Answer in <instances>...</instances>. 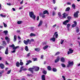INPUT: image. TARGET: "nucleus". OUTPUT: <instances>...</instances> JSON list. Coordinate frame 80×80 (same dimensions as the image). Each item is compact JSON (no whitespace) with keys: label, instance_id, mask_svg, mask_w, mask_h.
<instances>
[{"label":"nucleus","instance_id":"f257e3e1","mask_svg":"<svg viewBox=\"0 0 80 80\" xmlns=\"http://www.w3.org/2000/svg\"><path fill=\"white\" fill-rule=\"evenodd\" d=\"M72 19V17L69 16H68L67 18V19H68L66 20V21H65L63 22V25H67V23L69 22V20H70V19Z\"/></svg>","mask_w":80,"mask_h":80},{"label":"nucleus","instance_id":"f03ea898","mask_svg":"<svg viewBox=\"0 0 80 80\" xmlns=\"http://www.w3.org/2000/svg\"><path fill=\"white\" fill-rule=\"evenodd\" d=\"M29 16L31 18H33L34 20H35V18H36V16L34 15V13L33 12H29Z\"/></svg>","mask_w":80,"mask_h":80},{"label":"nucleus","instance_id":"7ed1b4c3","mask_svg":"<svg viewBox=\"0 0 80 80\" xmlns=\"http://www.w3.org/2000/svg\"><path fill=\"white\" fill-rule=\"evenodd\" d=\"M68 64L67 66V67L69 68L70 67H72V66L73 65V61L71 62L70 61H68Z\"/></svg>","mask_w":80,"mask_h":80},{"label":"nucleus","instance_id":"20e7f679","mask_svg":"<svg viewBox=\"0 0 80 80\" xmlns=\"http://www.w3.org/2000/svg\"><path fill=\"white\" fill-rule=\"evenodd\" d=\"M79 13V11H77L76 12H75L74 14V17L75 18H78V14Z\"/></svg>","mask_w":80,"mask_h":80},{"label":"nucleus","instance_id":"39448f33","mask_svg":"<svg viewBox=\"0 0 80 80\" xmlns=\"http://www.w3.org/2000/svg\"><path fill=\"white\" fill-rule=\"evenodd\" d=\"M58 37V32H55L53 36V37H54L55 38H57Z\"/></svg>","mask_w":80,"mask_h":80},{"label":"nucleus","instance_id":"423d86ee","mask_svg":"<svg viewBox=\"0 0 80 80\" xmlns=\"http://www.w3.org/2000/svg\"><path fill=\"white\" fill-rule=\"evenodd\" d=\"M73 52V50H72V48H70L69 49V51L68 52V55H70Z\"/></svg>","mask_w":80,"mask_h":80},{"label":"nucleus","instance_id":"0eeeda50","mask_svg":"<svg viewBox=\"0 0 80 80\" xmlns=\"http://www.w3.org/2000/svg\"><path fill=\"white\" fill-rule=\"evenodd\" d=\"M34 69H35V71L36 72H38L40 69V68L37 66H34L33 67Z\"/></svg>","mask_w":80,"mask_h":80},{"label":"nucleus","instance_id":"6e6552de","mask_svg":"<svg viewBox=\"0 0 80 80\" xmlns=\"http://www.w3.org/2000/svg\"><path fill=\"white\" fill-rule=\"evenodd\" d=\"M30 40V39H28L27 40V41L24 40L23 41L24 43L25 44V45H28V42H29Z\"/></svg>","mask_w":80,"mask_h":80},{"label":"nucleus","instance_id":"1a4fd4ad","mask_svg":"<svg viewBox=\"0 0 80 80\" xmlns=\"http://www.w3.org/2000/svg\"><path fill=\"white\" fill-rule=\"evenodd\" d=\"M73 23L74 24L72 25V28H74V27H75L76 26H77V22L76 21H74Z\"/></svg>","mask_w":80,"mask_h":80},{"label":"nucleus","instance_id":"9d476101","mask_svg":"<svg viewBox=\"0 0 80 80\" xmlns=\"http://www.w3.org/2000/svg\"><path fill=\"white\" fill-rule=\"evenodd\" d=\"M34 70V68L33 67V68H29L28 70H29V71H30V72H31V73H33V70Z\"/></svg>","mask_w":80,"mask_h":80},{"label":"nucleus","instance_id":"9b49d317","mask_svg":"<svg viewBox=\"0 0 80 80\" xmlns=\"http://www.w3.org/2000/svg\"><path fill=\"white\" fill-rule=\"evenodd\" d=\"M39 16L42 17V18H45V15H44V14L42 13L41 12H39Z\"/></svg>","mask_w":80,"mask_h":80},{"label":"nucleus","instance_id":"f8f14e48","mask_svg":"<svg viewBox=\"0 0 80 80\" xmlns=\"http://www.w3.org/2000/svg\"><path fill=\"white\" fill-rule=\"evenodd\" d=\"M5 39L7 40L8 43V44L9 43H10V38L6 36L5 38Z\"/></svg>","mask_w":80,"mask_h":80},{"label":"nucleus","instance_id":"ddd939ff","mask_svg":"<svg viewBox=\"0 0 80 80\" xmlns=\"http://www.w3.org/2000/svg\"><path fill=\"white\" fill-rule=\"evenodd\" d=\"M59 60H60V58H59V57L58 56L57 58L55 60V63H57V62H58Z\"/></svg>","mask_w":80,"mask_h":80},{"label":"nucleus","instance_id":"4468645a","mask_svg":"<svg viewBox=\"0 0 80 80\" xmlns=\"http://www.w3.org/2000/svg\"><path fill=\"white\" fill-rule=\"evenodd\" d=\"M5 54H6V55H8V47H7L6 48L5 52Z\"/></svg>","mask_w":80,"mask_h":80},{"label":"nucleus","instance_id":"2eb2a0df","mask_svg":"<svg viewBox=\"0 0 80 80\" xmlns=\"http://www.w3.org/2000/svg\"><path fill=\"white\" fill-rule=\"evenodd\" d=\"M43 14H47L48 15H49V13H48V11H44L43 12Z\"/></svg>","mask_w":80,"mask_h":80},{"label":"nucleus","instance_id":"dca6fc26","mask_svg":"<svg viewBox=\"0 0 80 80\" xmlns=\"http://www.w3.org/2000/svg\"><path fill=\"white\" fill-rule=\"evenodd\" d=\"M0 67L1 68H2V69H3L4 68V65L3 63H1L0 64Z\"/></svg>","mask_w":80,"mask_h":80},{"label":"nucleus","instance_id":"f3484780","mask_svg":"<svg viewBox=\"0 0 80 80\" xmlns=\"http://www.w3.org/2000/svg\"><path fill=\"white\" fill-rule=\"evenodd\" d=\"M42 80H45V76L44 75H43L41 76Z\"/></svg>","mask_w":80,"mask_h":80},{"label":"nucleus","instance_id":"a211bd4d","mask_svg":"<svg viewBox=\"0 0 80 80\" xmlns=\"http://www.w3.org/2000/svg\"><path fill=\"white\" fill-rule=\"evenodd\" d=\"M70 24H68L67 25V28L68 31H70V29H69V28H70Z\"/></svg>","mask_w":80,"mask_h":80},{"label":"nucleus","instance_id":"6ab92c4d","mask_svg":"<svg viewBox=\"0 0 80 80\" xmlns=\"http://www.w3.org/2000/svg\"><path fill=\"white\" fill-rule=\"evenodd\" d=\"M42 23H43V21L42 20H40V22L38 25V27H40V26H41L42 25Z\"/></svg>","mask_w":80,"mask_h":80},{"label":"nucleus","instance_id":"aec40b11","mask_svg":"<svg viewBox=\"0 0 80 80\" xmlns=\"http://www.w3.org/2000/svg\"><path fill=\"white\" fill-rule=\"evenodd\" d=\"M44 70L43 71H42L43 73L44 74V75H46V74H47V71H46L45 70H44L43 68L41 69V70Z\"/></svg>","mask_w":80,"mask_h":80},{"label":"nucleus","instance_id":"412c9836","mask_svg":"<svg viewBox=\"0 0 80 80\" xmlns=\"http://www.w3.org/2000/svg\"><path fill=\"white\" fill-rule=\"evenodd\" d=\"M61 62H65V58H61Z\"/></svg>","mask_w":80,"mask_h":80},{"label":"nucleus","instance_id":"4be33fe9","mask_svg":"<svg viewBox=\"0 0 80 80\" xmlns=\"http://www.w3.org/2000/svg\"><path fill=\"white\" fill-rule=\"evenodd\" d=\"M19 47L18 46L15 47V46H14L12 48V50H15L17 49L18 48H19Z\"/></svg>","mask_w":80,"mask_h":80},{"label":"nucleus","instance_id":"5701e85b","mask_svg":"<svg viewBox=\"0 0 80 80\" xmlns=\"http://www.w3.org/2000/svg\"><path fill=\"white\" fill-rule=\"evenodd\" d=\"M50 40L53 41V42H55V38L53 37V38H51L50 39Z\"/></svg>","mask_w":80,"mask_h":80},{"label":"nucleus","instance_id":"b1692460","mask_svg":"<svg viewBox=\"0 0 80 80\" xmlns=\"http://www.w3.org/2000/svg\"><path fill=\"white\" fill-rule=\"evenodd\" d=\"M47 68L48 70H49V71L52 70V68L50 66H48L47 67Z\"/></svg>","mask_w":80,"mask_h":80},{"label":"nucleus","instance_id":"393cba45","mask_svg":"<svg viewBox=\"0 0 80 80\" xmlns=\"http://www.w3.org/2000/svg\"><path fill=\"white\" fill-rule=\"evenodd\" d=\"M16 66L18 67H19L20 66V63H19V62H16Z\"/></svg>","mask_w":80,"mask_h":80},{"label":"nucleus","instance_id":"a878e982","mask_svg":"<svg viewBox=\"0 0 80 80\" xmlns=\"http://www.w3.org/2000/svg\"><path fill=\"white\" fill-rule=\"evenodd\" d=\"M25 50L27 52H28V46H26L25 48Z\"/></svg>","mask_w":80,"mask_h":80},{"label":"nucleus","instance_id":"bb28decb","mask_svg":"<svg viewBox=\"0 0 80 80\" xmlns=\"http://www.w3.org/2000/svg\"><path fill=\"white\" fill-rule=\"evenodd\" d=\"M66 13H64L63 14V16L62 17V18H66Z\"/></svg>","mask_w":80,"mask_h":80},{"label":"nucleus","instance_id":"cd10ccee","mask_svg":"<svg viewBox=\"0 0 80 80\" xmlns=\"http://www.w3.org/2000/svg\"><path fill=\"white\" fill-rule=\"evenodd\" d=\"M17 40V36L14 35V42H16Z\"/></svg>","mask_w":80,"mask_h":80},{"label":"nucleus","instance_id":"c85d7f7f","mask_svg":"<svg viewBox=\"0 0 80 80\" xmlns=\"http://www.w3.org/2000/svg\"><path fill=\"white\" fill-rule=\"evenodd\" d=\"M30 37H35L36 36V35H35V34L31 33L30 34Z\"/></svg>","mask_w":80,"mask_h":80},{"label":"nucleus","instance_id":"c756f323","mask_svg":"<svg viewBox=\"0 0 80 80\" xmlns=\"http://www.w3.org/2000/svg\"><path fill=\"white\" fill-rule=\"evenodd\" d=\"M72 7L74 10H75V5L74 4L72 5Z\"/></svg>","mask_w":80,"mask_h":80},{"label":"nucleus","instance_id":"7c9ffc66","mask_svg":"<svg viewBox=\"0 0 80 80\" xmlns=\"http://www.w3.org/2000/svg\"><path fill=\"white\" fill-rule=\"evenodd\" d=\"M52 71L54 72H56L57 71V69L55 68H52Z\"/></svg>","mask_w":80,"mask_h":80},{"label":"nucleus","instance_id":"2f4dec72","mask_svg":"<svg viewBox=\"0 0 80 80\" xmlns=\"http://www.w3.org/2000/svg\"><path fill=\"white\" fill-rule=\"evenodd\" d=\"M76 28L77 29L76 30L77 33H78L79 32V29H78V27H76Z\"/></svg>","mask_w":80,"mask_h":80},{"label":"nucleus","instance_id":"473e14b6","mask_svg":"<svg viewBox=\"0 0 80 80\" xmlns=\"http://www.w3.org/2000/svg\"><path fill=\"white\" fill-rule=\"evenodd\" d=\"M48 47V46L46 45L43 48V50H46Z\"/></svg>","mask_w":80,"mask_h":80},{"label":"nucleus","instance_id":"72a5a7b5","mask_svg":"<svg viewBox=\"0 0 80 80\" xmlns=\"http://www.w3.org/2000/svg\"><path fill=\"white\" fill-rule=\"evenodd\" d=\"M27 76H28V77H32L33 75L31 74H28L27 75Z\"/></svg>","mask_w":80,"mask_h":80},{"label":"nucleus","instance_id":"f704fd0d","mask_svg":"<svg viewBox=\"0 0 80 80\" xmlns=\"http://www.w3.org/2000/svg\"><path fill=\"white\" fill-rule=\"evenodd\" d=\"M35 51H37V52H39L40 51V48H36L35 49Z\"/></svg>","mask_w":80,"mask_h":80},{"label":"nucleus","instance_id":"c9c22d12","mask_svg":"<svg viewBox=\"0 0 80 80\" xmlns=\"http://www.w3.org/2000/svg\"><path fill=\"white\" fill-rule=\"evenodd\" d=\"M61 65L63 68H65V67H66V66L63 63L61 64Z\"/></svg>","mask_w":80,"mask_h":80},{"label":"nucleus","instance_id":"e433bc0d","mask_svg":"<svg viewBox=\"0 0 80 80\" xmlns=\"http://www.w3.org/2000/svg\"><path fill=\"white\" fill-rule=\"evenodd\" d=\"M3 24L4 26V27L6 28V27H7V24H6V23H5V22H3Z\"/></svg>","mask_w":80,"mask_h":80},{"label":"nucleus","instance_id":"4c0bfd02","mask_svg":"<svg viewBox=\"0 0 80 80\" xmlns=\"http://www.w3.org/2000/svg\"><path fill=\"white\" fill-rule=\"evenodd\" d=\"M0 15L1 17H4V18L6 17V15H3L2 14H1Z\"/></svg>","mask_w":80,"mask_h":80},{"label":"nucleus","instance_id":"58836bf2","mask_svg":"<svg viewBox=\"0 0 80 80\" xmlns=\"http://www.w3.org/2000/svg\"><path fill=\"white\" fill-rule=\"evenodd\" d=\"M14 46L15 45L13 44H12V45H9V47H12V48H13V47H14Z\"/></svg>","mask_w":80,"mask_h":80},{"label":"nucleus","instance_id":"ea45409f","mask_svg":"<svg viewBox=\"0 0 80 80\" xmlns=\"http://www.w3.org/2000/svg\"><path fill=\"white\" fill-rule=\"evenodd\" d=\"M22 21H18L17 22V23L18 24H21V23H22Z\"/></svg>","mask_w":80,"mask_h":80},{"label":"nucleus","instance_id":"a19ab883","mask_svg":"<svg viewBox=\"0 0 80 80\" xmlns=\"http://www.w3.org/2000/svg\"><path fill=\"white\" fill-rule=\"evenodd\" d=\"M24 67L23 66H22L21 68H20V70L19 71V72H21L22 71V68H23Z\"/></svg>","mask_w":80,"mask_h":80},{"label":"nucleus","instance_id":"79ce46f5","mask_svg":"<svg viewBox=\"0 0 80 80\" xmlns=\"http://www.w3.org/2000/svg\"><path fill=\"white\" fill-rule=\"evenodd\" d=\"M32 59L34 62H35V61H37V58H33Z\"/></svg>","mask_w":80,"mask_h":80},{"label":"nucleus","instance_id":"37998d69","mask_svg":"<svg viewBox=\"0 0 80 80\" xmlns=\"http://www.w3.org/2000/svg\"><path fill=\"white\" fill-rule=\"evenodd\" d=\"M2 4H0V10H3V8H4L3 7H2Z\"/></svg>","mask_w":80,"mask_h":80},{"label":"nucleus","instance_id":"c03bdc74","mask_svg":"<svg viewBox=\"0 0 80 80\" xmlns=\"http://www.w3.org/2000/svg\"><path fill=\"white\" fill-rule=\"evenodd\" d=\"M27 63H28L29 64L30 63H32V61L29 60H28L27 61Z\"/></svg>","mask_w":80,"mask_h":80},{"label":"nucleus","instance_id":"a18cd8bd","mask_svg":"<svg viewBox=\"0 0 80 80\" xmlns=\"http://www.w3.org/2000/svg\"><path fill=\"white\" fill-rule=\"evenodd\" d=\"M61 44H62L63 43V42H64V40L63 39L61 40Z\"/></svg>","mask_w":80,"mask_h":80},{"label":"nucleus","instance_id":"49530a36","mask_svg":"<svg viewBox=\"0 0 80 80\" xmlns=\"http://www.w3.org/2000/svg\"><path fill=\"white\" fill-rule=\"evenodd\" d=\"M70 10V8L69 7H68L66 8L65 10Z\"/></svg>","mask_w":80,"mask_h":80},{"label":"nucleus","instance_id":"de8ad7c7","mask_svg":"<svg viewBox=\"0 0 80 80\" xmlns=\"http://www.w3.org/2000/svg\"><path fill=\"white\" fill-rule=\"evenodd\" d=\"M11 69L9 71H8V72H7V74H9V73H10V72H11Z\"/></svg>","mask_w":80,"mask_h":80},{"label":"nucleus","instance_id":"09e8293b","mask_svg":"<svg viewBox=\"0 0 80 80\" xmlns=\"http://www.w3.org/2000/svg\"><path fill=\"white\" fill-rule=\"evenodd\" d=\"M3 33H5V34H7L8 33V31H3Z\"/></svg>","mask_w":80,"mask_h":80},{"label":"nucleus","instance_id":"8fccbe9b","mask_svg":"<svg viewBox=\"0 0 80 80\" xmlns=\"http://www.w3.org/2000/svg\"><path fill=\"white\" fill-rule=\"evenodd\" d=\"M19 64H20V65L22 66V65H23V62H20Z\"/></svg>","mask_w":80,"mask_h":80},{"label":"nucleus","instance_id":"3c124183","mask_svg":"<svg viewBox=\"0 0 80 80\" xmlns=\"http://www.w3.org/2000/svg\"><path fill=\"white\" fill-rule=\"evenodd\" d=\"M30 54H31V53L30 52L28 53L27 54V56L28 57H30Z\"/></svg>","mask_w":80,"mask_h":80},{"label":"nucleus","instance_id":"603ef678","mask_svg":"<svg viewBox=\"0 0 80 80\" xmlns=\"http://www.w3.org/2000/svg\"><path fill=\"white\" fill-rule=\"evenodd\" d=\"M58 14L59 17H62V15H61V13H60V12H59L58 13Z\"/></svg>","mask_w":80,"mask_h":80},{"label":"nucleus","instance_id":"864d4df0","mask_svg":"<svg viewBox=\"0 0 80 80\" xmlns=\"http://www.w3.org/2000/svg\"><path fill=\"white\" fill-rule=\"evenodd\" d=\"M59 54H60V52H58L56 53L55 55H59Z\"/></svg>","mask_w":80,"mask_h":80},{"label":"nucleus","instance_id":"5fc2aeb1","mask_svg":"<svg viewBox=\"0 0 80 80\" xmlns=\"http://www.w3.org/2000/svg\"><path fill=\"white\" fill-rule=\"evenodd\" d=\"M56 26H57V24H55L52 26V28H55V27H56Z\"/></svg>","mask_w":80,"mask_h":80},{"label":"nucleus","instance_id":"6e6d98bb","mask_svg":"<svg viewBox=\"0 0 80 80\" xmlns=\"http://www.w3.org/2000/svg\"><path fill=\"white\" fill-rule=\"evenodd\" d=\"M3 72H4V70H2L1 72H0V73L2 75V73H3Z\"/></svg>","mask_w":80,"mask_h":80},{"label":"nucleus","instance_id":"4d7b16f0","mask_svg":"<svg viewBox=\"0 0 80 80\" xmlns=\"http://www.w3.org/2000/svg\"><path fill=\"white\" fill-rule=\"evenodd\" d=\"M55 12H52V15L53 16H55Z\"/></svg>","mask_w":80,"mask_h":80},{"label":"nucleus","instance_id":"13d9d810","mask_svg":"<svg viewBox=\"0 0 80 80\" xmlns=\"http://www.w3.org/2000/svg\"><path fill=\"white\" fill-rule=\"evenodd\" d=\"M16 52V50H13L12 51H11V53H15V52Z\"/></svg>","mask_w":80,"mask_h":80},{"label":"nucleus","instance_id":"bf43d9fd","mask_svg":"<svg viewBox=\"0 0 80 80\" xmlns=\"http://www.w3.org/2000/svg\"><path fill=\"white\" fill-rule=\"evenodd\" d=\"M2 42L3 44H4V45H6V42L5 41H3Z\"/></svg>","mask_w":80,"mask_h":80},{"label":"nucleus","instance_id":"052dcab7","mask_svg":"<svg viewBox=\"0 0 80 80\" xmlns=\"http://www.w3.org/2000/svg\"><path fill=\"white\" fill-rule=\"evenodd\" d=\"M62 78H63L64 80H65V77L64 76H62Z\"/></svg>","mask_w":80,"mask_h":80},{"label":"nucleus","instance_id":"680f3d73","mask_svg":"<svg viewBox=\"0 0 80 80\" xmlns=\"http://www.w3.org/2000/svg\"><path fill=\"white\" fill-rule=\"evenodd\" d=\"M27 70V69L26 68H24L22 69V70H23V71H26V70Z\"/></svg>","mask_w":80,"mask_h":80},{"label":"nucleus","instance_id":"e2e57ef3","mask_svg":"<svg viewBox=\"0 0 80 80\" xmlns=\"http://www.w3.org/2000/svg\"><path fill=\"white\" fill-rule=\"evenodd\" d=\"M23 3V0H22V2H20V5H22V4Z\"/></svg>","mask_w":80,"mask_h":80},{"label":"nucleus","instance_id":"0e129e2a","mask_svg":"<svg viewBox=\"0 0 80 80\" xmlns=\"http://www.w3.org/2000/svg\"><path fill=\"white\" fill-rule=\"evenodd\" d=\"M5 63L6 65H8V62H7V61H5Z\"/></svg>","mask_w":80,"mask_h":80},{"label":"nucleus","instance_id":"69168bd1","mask_svg":"<svg viewBox=\"0 0 80 80\" xmlns=\"http://www.w3.org/2000/svg\"><path fill=\"white\" fill-rule=\"evenodd\" d=\"M53 1V4H55V0H52Z\"/></svg>","mask_w":80,"mask_h":80},{"label":"nucleus","instance_id":"338daca9","mask_svg":"<svg viewBox=\"0 0 80 80\" xmlns=\"http://www.w3.org/2000/svg\"><path fill=\"white\" fill-rule=\"evenodd\" d=\"M39 20V16H38L37 17V20L38 21Z\"/></svg>","mask_w":80,"mask_h":80},{"label":"nucleus","instance_id":"774afa93","mask_svg":"<svg viewBox=\"0 0 80 80\" xmlns=\"http://www.w3.org/2000/svg\"><path fill=\"white\" fill-rule=\"evenodd\" d=\"M67 4L68 5H71V3L69 2H67Z\"/></svg>","mask_w":80,"mask_h":80}]
</instances>
